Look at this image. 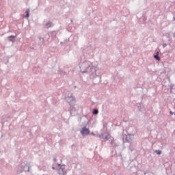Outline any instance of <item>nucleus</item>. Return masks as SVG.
<instances>
[{"instance_id": "nucleus-1", "label": "nucleus", "mask_w": 175, "mask_h": 175, "mask_svg": "<svg viewBox=\"0 0 175 175\" xmlns=\"http://www.w3.org/2000/svg\"><path fill=\"white\" fill-rule=\"evenodd\" d=\"M81 135H90V130L88 129L83 127L81 131Z\"/></svg>"}, {"instance_id": "nucleus-2", "label": "nucleus", "mask_w": 175, "mask_h": 175, "mask_svg": "<svg viewBox=\"0 0 175 175\" xmlns=\"http://www.w3.org/2000/svg\"><path fill=\"white\" fill-rule=\"evenodd\" d=\"M58 174L59 175H65L66 174V172H65V170L62 167H59L58 170Z\"/></svg>"}, {"instance_id": "nucleus-3", "label": "nucleus", "mask_w": 175, "mask_h": 175, "mask_svg": "<svg viewBox=\"0 0 175 175\" xmlns=\"http://www.w3.org/2000/svg\"><path fill=\"white\" fill-rule=\"evenodd\" d=\"M159 52H157V55L154 56V58H155V59H157V61H161V57H159Z\"/></svg>"}, {"instance_id": "nucleus-4", "label": "nucleus", "mask_w": 175, "mask_h": 175, "mask_svg": "<svg viewBox=\"0 0 175 175\" xmlns=\"http://www.w3.org/2000/svg\"><path fill=\"white\" fill-rule=\"evenodd\" d=\"M52 23H48L46 24V28H50V27H51Z\"/></svg>"}, {"instance_id": "nucleus-5", "label": "nucleus", "mask_w": 175, "mask_h": 175, "mask_svg": "<svg viewBox=\"0 0 175 175\" xmlns=\"http://www.w3.org/2000/svg\"><path fill=\"white\" fill-rule=\"evenodd\" d=\"M99 113V111H98V109H94V111H93V114H98Z\"/></svg>"}, {"instance_id": "nucleus-6", "label": "nucleus", "mask_w": 175, "mask_h": 175, "mask_svg": "<svg viewBox=\"0 0 175 175\" xmlns=\"http://www.w3.org/2000/svg\"><path fill=\"white\" fill-rule=\"evenodd\" d=\"M155 152H156L158 155H161V154H162V151H161V150H155Z\"/></svg>"}, {"instance_id": "nucleus-7", "label": "nucleus", "mask_w": 175, "mask_h": 175, "mask_svg": "<svg viewBox=\"0 0 175 175\" xmlns=\"http://www.w3.org/2000/svg\"><path fill=\"white\" fill-rule=\"evenodd\" d=\"M12 38L13 39H14V36H10L9 38H8V39H9V40H10V42H13V40H12V38Z\"/></svg>"}, {"instance_id": "nucleus-8", "label": "nucleus", "mask_w": 175, "mask_h": 175, "mask_svg": "<svg viewBox=\"0 0 175 175\" xmlns=\"http://www.w3.org/2000/svg\"><path fill=\"white\" fill-rule=\"evenodd\" d=\"M26 14V17H29V10H27Z\"/></svg>"}, {"instance_id": "nucleus-9", "label": "nucleus", "mask_w": 175, "mask_h": 175, "mask_svg": "<svg viewBox=\"0 0 175 175\" xmlns=\"http://www.w3.org/2000/svg\"><path fill=\"white\" fill-rule=\"evenodd\" d=\"M173 21H175V17H173Z\"/></svg>"}, {"instance_id": "nucleus-10", "label": "nucleus", "mask_w": 175, "mask_h": 175, "mask_svg": "<svg viewBox=\"0 0 175 175\" xmlns=\"http://www.w3.org/2000/svg\"><path fill=\"white\" fill-rule=\"evenodd\" d=\"M170 114H173V112H172V111H170Z\"/></svg>"}, {"instance_id": "nucleus-11", "label": "nucleus", "mask_w": 175, "mask_h": 175, "mask_svg": "<svg viewBox=\"0 0 175 175\" xmlns=\"http://www.w3.org/2000/svg\"><path fill=\"white\" fill-rule=\"evenodd\" d=\"M174 38H175V33H174Z\"/></svg>"}]
</instances>
